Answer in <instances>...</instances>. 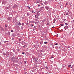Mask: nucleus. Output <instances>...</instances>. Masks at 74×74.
Here are the masks:
<instances>
[{"label": "nucleus", "instance_id": "nucleus-37", "mask_svg": "<svg viewBox=\"0 0 74 74\" xmlns=\"http://www.w3.org/2000/svg\"><path fill=\"white\" fill-rule=\"evenodd\" d=\"M34 28L35 29H36V26H34Z\"/></svg>", "mask_w": 74, "mask_h": 74}, {"label": "nucleus", "instance_id": "nucleus-16", "mask_svg": "<svg viewBox=\"0 0 74 74\" xmlns=\"http://www.w3.org/2000/svg\"><path fill=\"white\" fill-rule=\"evenodd\" d=\"M49 25V23L48 22H47V25H48V26Z\"/></svg>", "mask_w": 74, "mask_h": 74}, {"label": "nucleus", "instance_id": "nucleus-18", "mask_svg": "<svg viewBox=\"0 0 74 74\" xmlns=\"http://www.w3.org/2000/svg\"><path fill=\"white\" fill-rule=\"evenodd\" d=\"M65 25H66V26H67V25H68V23H66Z\"/></svg>", "mask_w": 74, "mask_h": 74}, {"label": "nucleus", "instance_id": "nucleus-17", "mask_svg": "<svg viewBox=\"0 0 74 74\" xmlns=\"http://www.w3.org/2000/svg\"><path fill=\"white\" fill-rule=\"evenodd\" d=\"M35 58H35V57H33V60H35Z\"/></svg>", "mask_w": 74, "mask_h": 74}, {"label": "nucleus", "instance_id": "nucleus-41", "mask_svg": "<svg viewBox=\"0 0 74 74\" xmlns=\"http://www.w3.org/2000/svg\"><path fill=\"white\" fill-rule=\"evenodd\" d=\"M19 41H21V39H19Z\"/></svg>", "mask_w": 74, "mask_h": 74}, {"label": "nucleus", "instance_id": "nucleus-34", "mask_svg": "<svg viewBox=\"0 0 74 74\" xmlns=\"http://www.w3.org/2000/svg\"><path fill=\"white\" fill-rule=\"evenodd\" d=\"M6 42H7V41H5L4 42V43H5H5H6Z\"/></svg>", "mask_w": 74, "mask_h": 74}, {"label": "nucleus", "instance_id": "nucleus-35", "mask_svg": "<svg viewBox=\"0 0 74 74\" xmlns=\"http://www.w3.org/2000/svg\"><path fill=\"white\" fill-rule=\"evenodd\" d=\"M39 43H40V44H41V45H42V43H41V42H40Z\"/></svg>", "mask_w": 74, "mask_h": 74}, {"label": "nucleus", "instance_id": "nucleus-22", "mask_svg": "<svg viewBox=\"0 0 74 74\" xmlns=\"http://www.w3.org/2000/svg\"><path fill=\"white\" fill-rule=\"evenodd\" d=\"M68 67H71V64H70L68 66Z\"/></svg>", "mask_w": 74, "mask_h": 74}, {"label": "nucleus", "instance_id": "nucleus-32", "mask_svg": "<svg viewBox=\"0 0 74 74\" xmlns=\"http://www.w3.org/2000/svg\"><path fill=\"white\" fill-rule=\"evenodd\" d=\"M28 9H30V7L29 6H28Z\"/></svg>", "mask_w": 74, "mask_h": 74}, {"label": "nucleus", "instance_id": "nucleus-49", "mask_svg": "<svg viewBox=\"0 0 74 74\" xmlns=\"http://www.w3.org/2000/svg\"><path fill=\"white\" fill-rule=\"evenodd\" d=\"M32 12H34V11L33 10L32 11Z\"/></svg>", "mask_w": 74, "mask_h": 74}, {"label": "nucleus", "instance_id": "nucleus-52", "mask_svg": "<svg viewBox=\"0 0 74 74\" xmlns=\"http://www.w3.org/2000/svg\"><path fill=\"white\" fill-rule=\"evenodd\" d=\"M34 14H35V12H34Z\"/></svg>", "mask_w": 74, "mask_h": 74}, {"label": "nucleus", "instance_id": "nucleus-61", "mask_svg": "<svg viewBox=\"0 0 74 74\" xmlns=\"http://www.w3.org/2000/svg\"><path fill=\"white\" fill-rule=\"evenodd\" d=\"M68 12H69V11Z\"/></svg>", "mask_w": 74, "mask_h": 74}, {"label": "nucleus", "instance_id": "nucleus-38", "mask_svg": "<svg viewBox=\"0 0 74 74\" xmlns=\"http://www.w3.org/2000/svg\"><path fill=\"white\" fill-rule=\"evenodd\" d=\"M1 45V42H0V45Z\"/></svg>", "mask_w": 74, "mask_h": 74}, {"label": "nucleus", "instance_id": "nucleus-7", "mask_svg": "<svg viewBox=\"0 0 74 74\" xmlns=\"http://www.w3.org/2000/svg\"><path fill=\"white\" fill-rule=\"evenodd\" d=\"M27 46L26 45H24L23 46V48H26V47H27Z\"/></svg>", "mask_w": 74, "mask_h": 74}, {"label": "nucleus", "instance_id": "nucleus-40", "mask_svg": "<svg viewBox=\"0 0 74 74\" xmlns=\"http://www.w3.org/2000/svg\"><path fill=\"white\" fill-rule=\"evenodd\" d=\"M13 59H15V57L14 56V57H13Z\"/></svg>", "mask_w": 74, "mask_h": 74}, {"label": "nucleus", "instance_id": "nucleus-31", "mask_svg": "<svg viewBox=\"0 0 74 74\" xmlns=\"http://www.w3.org/2000/svg\"><path fill=\"white\" fill-rule=\"evenodd\" d=\"M22 54H25V53H24V52L23 51L22 52Z\"/></svg>", "mask_w": 74, "mask_h": 74}, {"label": "nucleus", "instance_id": "nucleus-45", "mask_svg": "<svg viewBox=\"0 0 74 74\" xmlns=\"http://www.w3.org/2000/svg\"><path fill=\"white\" fill-rule=\"evenodd\" d=\"M66 5H67L68 4H67V3H66Z\"/></svg>", "mask_w": 74, "mask_h": 74}, {"label": "nucleus", "instance_id": "nucleus-30", "mask_svg": "<svg viewBox=\"0 0 74 74\" xmlns=\"http://www.w3.org/2000/svg\"><path fill=\"white\" fill-rule=\"evenodd\" d=\"M31 26L32 27V26H33V24H31Z\"/></svg>", "mask_w": 74, "mask_h": 74}, {"label": "nucleus", "instance_id": "nucleus-44", "mask_svg": "<svg viewBox=\"0 0 74 74\" xmlns=\"http://www.w3.org/2000/svg\"><path fill=\"white\" fill-rule=\"evenodd\" d=\"M37 3H39V1H37Z\"/></svg>", "mask_w": 74, "mask_h": 74}, {"label": "nucleus", "instance_id": "nucleus-47", "mask_svg": "<svg viewBox=\"0 0 74 74\" xmlns=\"http://www.w3.org/2000/svg\"><path fill=\"white\" fill-rule=\"evenodd\" d=\"M51 59H52L53 58V56H52L51 57Z\"/></svg>", "mask_w": 74, "mask_h": 74}, {"label": "nucleus", "instance_id": "nucleus-2", "mask_svg": "<svg viewBox=\"0 0 74 74\" xmlns=\"http://www.w3.org/2000/svg\"><path fill=\"white\" fill-rule=\"evenodd\" d=\"M69 28V27L68 26H66L64 27V29L65 30H66V29H67Z\"/></svg>", "mask_w": 74, "mask_h": 74}, {"label": "nucleus", "instance_id": "nucleus-33", "mask_svg": "<svg viewBox=\"0 0 74 74\" xmlns=\"http://www.w3.org/2000/svg\"><path fill=\"white\" fill-rule=\"evenodd\" d=\"M66 15H68V13H66Z\"/></svg>", "mask_w": 74, "mask_h": 74}, {"label": "nucleus", "instance_id": "nucleus-21", "mask_svg": "<svg viewBox=\"0 0 74 74\" xmlns=\"http://www.w3.org/2000/svg\"><path fill=\"white\" fill-rule=\"evenodd\" d=\"M58 43H56L55 45H58Z\"/></svg>", "mask_w": 74, "mask_h": 74}, {"label": "nucleus", "instance_id": "nucleus-25", "mask_svg": "<svg viewBox=\"0 0 74 74\" xmlns=\"http://www.w3.org/2000/svg\"><path fill=\"white\" fill-rule=\"evenodd\" d=\"M11 32H14V30H13L12 29L11 30Z\"/></svg>", "mask_w": 74, "mask_h": 74}, {"label": "nucleus", "instance_id": "nucleus-50", "mask_svg": "<svg viewBox=\"0 0 74 74\" xmlns=\"http://www.w3.org/2000/svg\"><path fill=\"white\" fill-rule=\"evenodd\" d=\"M45 24H46V26H47V23H46Z\"/></svg>", "mask_w": 74, "mask_h": 74}, {"label": "nucleus", "instance_id": "nucleus-11", "mask_svg": "<svg viewBox=\"0 0 74 74\" xmlns=\"http://www.w3.org/2000/svg\"><path fill=\"white\" fill-rule=\"evenodd\" d=\"M35 21H36V22H38V21L37 20V19H36L35 20Z\"/></svg>", "mask_w": 74, "mask_h": 74}, {"label": "nucleus", "instance_id": "nucleus-60", "mask_svg": "<svg viewBox=\"0 0 74 74\" xmlns=\"http://www.w3.org/2000/svg\"><path fill=\"white\" fill-rule=\"evenodd\" d=\"M2 4H3V2H2Z\"/></svg>", "mask_w": 74, "mask_h": 74}, {"label": "nucleus", "instance_id": "nucleus-4", "mask_svg": "<svg viewBox=\"0 0 74 74\" xmlns=\"http://www.w3.org/2000/svg\"><path fill=\"white\" fill-rule=\"evenodd\" d=\"M0 29L1 32H3V30H4V29H3L2 27H0Z\"/></svg>", "mask_w": 74, "mask_h": 74}, {"label": "nucleus", "instance_id": "nucleus-26", "mask_svg": "<svg viewBox=\"0 0 74 74\" xmlns=\"http://www.w3.org/2000/svg\"><path fill=\"white\" fill-rule=\"evenodd\" d=\"M27 15L29 16V13H27Z\"/></svg>", "mask_w": 74, "mask_h": 74}, {"label": "nucleus", "instance_id": "nucleus-48", "mask_svg": "<svg viewBox=\"0 0 74 74\" xmlns=\"http://www.w3.org/2000/svg\"><path fill=\"white\" fill-rule=\"evenodd\" d=\"M71 19H73V18H71Z\"/></svg>", "mask_w": 74, "mask_h": 74}, {"label": "nucleus", "instance_id": "nucleus-24", "mask_svg": "<svg viewBox=\"0 0 74 74\" xmlns=\"http://www.w3.org/2000/svg\"><path fill=\"white\" fill-rule=\"evenodd\" d=\"M54 22H55V21H56V19L55 18L54 19Z\"/></svg>", "mask_w": 74, "mask_h": 74}, {"label": "nucleus", "instance_id": "nucleus-57", "mask_svg": "<svg viewBox=\"0 0 74 74\" xmlns=\"http://www.w3.org/2000/svg\"><path fill=\"white\" fill-rule=\"evenodd\" d=\"M72 67H73V66H72L71 67V68H72Z\"/></svg>", "mask_w": 74, "mask_h": 74}, {"label": "nucleus", "instance_id": "nucleus-59", "mask_svg": "<svg viewBox=\"0 0 74 74\" xmlns=\"http://www.w3.org/2000/svg\"><path fill=\"white\" fill-rule=\"evenodd\" d=\"M25 63H26V62H25Z\"/></svg>", "mask_w": 74, "mask_h": 74}, {"label": "nucleus", "instance_id": "nucleus-8", "mask_svg": "<svg viewBox=\"0 0 74 74\" xmlns=\"http://www.w3.org/2000/svg\"><path fill=\"white\" fill-rule=\"evenodd\" d=\"M35 62H37V60H38V58H35Z\"/></svg>", "mask_w": 74, "mask_h": 74}, {"label": "nucleus", "instance_id": "nucleus-42", "mask_svg": "<svg viewBox=\"0 0 74 74\" xmlns=\"http://www.w3.org/2000/svg\"><path fill=\"white\" fill-rule=\"evenodd\" d=\"M39 6H40V5L39 4L38 5V7H39Z\"/></svg>", "mask_w": 74, "mask_h": 74}, {"label": "nucleus", "instance_id": "nucleus-58", "mask_svg": "<svg viewBox=\"0 0 74 74\" xmlns=\"http://www.w3.org/2000/svg\"><path fill=\"white\" fill-rule=\"evenodd\" d=\"M45 3H46V2H45Z\"/></svg>", "mask_w": 74, "mask_h": 74}, {"label": "nucleus", "instance_id": "nucleus-1", "mask_svg": "<svg viewBox=\"0 0 74 74\" xmlns=\"http://www.w3.org/2000/svg\"><path fill=\"white\" fill-rule=\"evenodd\" d=\"M45 8L47 10H48V9H49V7L47 5L45 6Z\"/></svg>", "mask_w": 74, "mask_h": 74}, {"label": "nucleus", "instance_id": "nucleus-23", "mask_svg": "<svg viewBox=\"0 0 74 74\" xmlns=\"http://www.w3.org/2000/svg\"><path fill=\"white\" fill-rule=\"evenodd\" d=\"M3 55H4V56H5V55H6V54H5V53H3Z\"/></svg>", "mask_w": 74, "mask_h": 74}, {"label": "nucleus", "instance_id": "nucleus-27", "mask_svg": "<svg viewBox=\"0 0 74 74\" xmlns=\"http://www.w3.org/2000/svg\"><path fill=\"white\" fill-rule=\"evenodd\" d=\"M66 19L64 18L63 19V21H66Z\"/></svg>", "mask_w": 74, "mask_h": 74}, {"label": "nucleus", "instance_id": "nucleus-28", "mask_svg": "<svg viewBox=\"0 0 74 74\" xmlns=\"http://www.w3.org/2000/svg\"><path fill=\"white\" fill-rule=\"evenodd\" d=\"M60 25L61 26H63L62 24H61Z\"/></svg>", "mask_w": 74, "mask_h": 74}, {"label": "nucleus", "instance_id": "nucleus-53", "mask_svg": "<svg viewBox=\"0 0 74 74\" xmlns=\"http://www.w3.org/2000/svg\"><path fill=\"white\" fill-rule=\"evenodd\" d=\"M42 2V1H41V2Z\"/></svg>", "mask_w": 74, "mask_h": 74}, {"label": "nucleus", "instance_id": "nucleus-3", "mask_svg": "<svg viewBox=\"0 0 74 74\" xmlns=\"http://www.w3.org/2000/svg\"><path fill=\"white\" fill-rule=\"evenodd\" d=\"M11 18H12L11 17H9L7 18L8 21H11Z\"/></svg>", "mask_w": 74, "mask_h": 74}, {"label": "nucleus", "instance_id": "nucleus-46", "mask_svg": "<svg viewBox=\"0 0 74 74\" xmlns=\"http://www.w3.org/2000/svg\"><path fill=\"white\" fill-rule=\"evenodd\" d=\"M68 48H71V47L70 46L69 47H68Z\"/></svg>", "mask_w": 74, "mask_h": 74}, {"label": "nucleus", "instance_id": "nucleus-19", "mask_svg": "<svg viewBox=\"0 0 74 74\" xmlns=\"http://www.w3.org/2000/svg\"><path fill=\"white\" fill-rule=\"evenodd\" d=\"M10 32H8V34H9V35H10Z\"/></svg>", "mask_w": 74, "mask_h": 74}, {"label": "nucleus", "instance_id": "nucleus-14", "mask_svg": "<svg viewBox=\"0 0 74 74\" xmlns=\"http://www.w3.org/2000/svg\"><path fill=\"white\" fill-rule=\"evenodd\" d=\"M40 5H42L43 4L42 3H40Z\"/></svg>", "mask_w": 74, "mask_h": 74}, {"label": "nucleus", "instance_id": "nucleus-5", "mask_svg": "<svg viewBox=\"0 0 74 74\" xmlns=\"http://www.w3.org/2000/svg\"><path fill=\"white\" fill-rule=\"evenodd\" d=\"M35 18H38V19L39 18H38V16H37V15H35Z\"/></svg>", "mask_w": 74, "mask_h": 74}, {"label": "nucleus", "instance_id": "nucleus-12", "mask_svg": "<svg viewBox=\"0 0 74 74\" xmlns=\"http://www.w3.org/2000/svg\"><path fill=\"white\" fill-rule=\"evenodd\" d=\"M31 23H34V21H32Z\"/></svg>", "mask_w": 74, "mask_h": 74}, {"label": "nucleus", "instance_id": "nucleus-36", "mask_svg": "<svg viewBox=\"0 0 74 74\" xmlns=\"http://www.w3.org/2000/svg\"><path fill=\"white\" fill-rule=\"evenodd\" d=\"M34 47H35V48H36V46L35 45H34Z\"/></svg>", "mask_w": 74, "mask_h": 74}, {"label": "nucleus", "instance_id": "nucleus-20", "mask_svg": "<svg viewBox=\"0 0 74 74\" xmlns=\"http://www.w3.org/2000/svg\"><path fill=\"white\" fill-rule=\"evenodd\" d=\"M5 26L6 27H7V24H5Z\"/></svg>", "mask_w": 74, "mask_h": 74}, {"label": "nucleus", "instance_id": "nucleus-10", "mask_svg": "<svg viewBox=\"0 0 74 74\" xmlns=\"http://www.w3.org/2000/svg\"><path fill=\"white\" fill-rule=\"evenodd\" d=\"M18 25H19V26H21V23H19Z\"/></svg>", "mask_w": 74, "mask_h": 74}, {"label": "nucleus", "instance_id": "nucleus-56", "mask_svg": "<svg viewBox=\"0 0 74 74\" xmlns=\"http://www.w3.org/2000/svg\"><path fill=\"white\" fill-rule=\"evenodd\" d=\"M16 60H17V58H16Z\"/></svg>", "mask_w": 74, "mask_h": 74}, {"label": "nucleus", "instance_id": "nucleus-39", "mask_svg": "<svg viewBox=\"0 0 74 74\" xmlns=\"http://www.w3.org/2000/svg\"><path fill=\"white\" fill-rule=\"evenodd\" d=\"M52 48H54V46H52Z\"/></svg>", "mask_w": 74, "mask_h": 74}, {"label": "nucleus", "instance_id": "nucleus-43", "mask_svg": "<svg viewBox=\"0 0 74 74\" xmlns=\"http://www.w3.org/2000/svg\"><path fill=\"white\" fill-rule=\"evenodd\" d=\"M23 28V26H21V29H22Z\"/></svg>", "mask_w": 74, "mask_h": 74}, {"label": "nucleus", "instance_id": "nucleus-9", "mask_svg": "<svg viewBox=\"0 0 74 74\" xmlns=\"http://www.w3.org/2000/svg\"><path fill=\"white\" fill-rule=\"evenodd\" d=\"M45 69H49V68H48V67L47 66H46V67H45Z\"/></svg>", "mask_w": 74, "mask_h": 74}, {"label": "nucleus", "instance_id": "nucleus-29", "mask_svg": "<svg viewBox=\"0 0 74 74\" xmlns=\"http://www.w3.org/2000/svg\"><path fill=\"white\" fill-rule=\"evenodd\" d=\"M22 25L23 26L25 24L23 23H22Z\"/></svg>", "mask_w": 74, "mask_h": 74}, {"label": "nucleus", "instance_id": "nucleus-13", "mask_svg": "<svg viewBox=\"0 0 74 74\" xmlns=\"http://www.w3.org/2000/svg\"><path fill=\"white\" fill-rule=\"evenodd\" d=\"M13 37H15L16 36V34H13Z\"/></svg>", "mask_w": 74, "mask_h": 74}, {"label": "nucleus", "instance_id": "nucleus-54", "mask_svg": "<svg viewBox=\"0 0 74 74\" xmlns=\"http://www.w3.org/2000/svg\"><path fill=\"white\" fill-rule=\"evenodd\" d=\"M18 51H19V49H17Z\"/></svg>", "mask_w": 74, "mask_h": 74}, {"label": "nucleus", "instance_id": "nucleus-55", "mask_svg": "<svg viewBox=\"0 0 74 74\" xmlns=\"http://www.w3.org/2000/svg\"><path fill=\"white\" fill-rule=\"evenodd\" d=\"M28 1H30V0H28Z\"/></svg>", "mask_w": 74, "mask_h": 74}, {"label": "nucleus", "instance_id": "nucleus-51", "mask_svg": "<svg viewBox=\"0 0 74 74\" xmlns=\"http://www.w3.org/2000/svg\"><path fill=\"white\" fill-rule=\"evenodd\" d=\"M53 27H52V28H53Z\"/></svg>", "mask_w": 74, "mask_h": 74}, {"label": "nucleus", "instance_id": "nucleus-15", "mask_svg": "<svg viewBox=\"0 0 74 74\" xmlns=\"http://www.w3.org/2000/svg\"><path fill=\"white\" fill-rule=\"evenodd\" d=\"M47 43H48V42H44V44H47Z\"/></svg>", "mask_w": 74, "mask_h": 74}, {"label": "nucleus", "instance_id": "nucleus-6", "mask_svg": "<svg viewBox=\"0 0 74 74\" xmlns=\"http://www.w3.org/2000/svg\"><path fill=\"white\" fill-rule=\"evenodd\" d=\"M36 15L37 16H39V15H40V13H37Z\"/></svg>", "mask_w": 74, "mask_h": 74}]
</instances>
